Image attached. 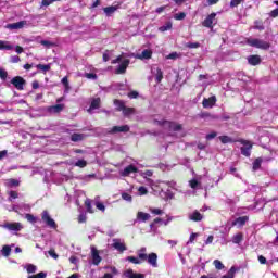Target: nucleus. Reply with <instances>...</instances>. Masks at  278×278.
I'll use <instances>...</instances> for the list:
<instances>
[{"label": "nucleus", "instance_id": "nucleus-1", "mask_svg": "<svg viewBox=\"0 0 278 278\" xmlns=\"http://www.w3.org/2000/svg\"><path fill=\"white\" fill-rule=\"evenodd\" d=\"M129 58H136V60H151V58H153V50L144 49L141 53L122 54L117 56V59L112 61V64H119L115 71L117 75H123V73L127 71V66H129Z\"/></svg>", "mask_w": 278, "mask_h": 278}, {"label": "nucleus", "instance_id": "nucleus-2", "mask_svg": "<svg viewBox=\"0 0 278 278\" xmlns=\"http://www.w3.org/2000/svg\"><path fill=\"white\" fill-rule=\"evenodd\" d=\"M138 257L141 262H148L152 268H157V253L152 252L147 254V248H141L138 251Z\"/></svg>", "mask_w": 278, "mask_h": 278}, {"label": "nucleus", "instance_id": "nucleus-3", "mask_svg": "<svg viewBox=\"0 0 278 278\" xmlns=\"http://www.w3.org/2000/svg\"><path fill=\"white\" fill-rule=\"evenodd\" d=\"M248 45L250 47H255L256 49H270V43H268L267 41H264L262 39H248Z\"/></svg>", "mask_w": 278, "mask_h": 278}, {"label": "nucleus", "instance_id": "nucleus-4", "mask_svg": "<svg viewBox=\"0 0 278 278\" xmlns=\"http://www.w3.org/2000/svg\"><path fill=\"white\" fill-rule=\"evenodd\" d=\"M41 220L47 225V227H50V229H58V224L53 218H51L49 211H43L41 213Z\"/></svg>", "mask_w": 278, "mask_h": 278}, {"label": "nucleus", "instance_id": "nucleus-5", "mask_svg": "<svg viewBox=\"0 0 278 278\" xmlns=\"http://www.w3.org/2000/svg\"><path fill=\"white\" fill-rule=\"evenodd\" d=\"M215 23H216V13H211L202 22V25H203V27H207L208 29H214Z\"/></svg>", "mask_w": 278, "mask_h": 278}, {"label": "nucleus", "instance_id": "nucleus-6", "mask_svg": "<svg viewBox=\"0 0 278 278\" xmlns=\"http://www.w3.org/2000/svg\"><path fill=\"white\" fill-rule=\"evenodd\" d=\"M11 84L16 88V90H24L26 81L23 77L16 76L11 79Z\"/></svg>", "mask_w": 278, "mask_h": 278}, {"label": "nucleus", "instance_id": "nucleus-7", "mask_svg": "<svg viewBox=\"0 0 278 278\" xmlns=\"http://www.w3.org/2000/svg\"><path fill=\"white\" fill-rule=\"evenodd\" d=\"M240 142L245 146L241 147V154L245 157H251V149H253V143L244 139H242Z\"/></svg>", "mask_w": 278, "mask_h": 278}, {"label": "nucleus", "instance_id": "nucleus-8", "mask_svg": "<svg viewBox=\"0 0 278 278\" xmlns=\"http://www.w3.org/2000/svg\"><path fill=\"white\" fill-rule=\"evenodd\" d=\"M91 260L93 266H99L103 262V258L99 255V250L94 247L91 248Z\"/></svg>", "mask_w": 278, "mask_h": 278}, {"label": "nucleus", "instance_id": "nucleus-9", "mask_svg": "<svg viewBox=\"0 0 278 278\" xmlns=\"http://www.w3.org/2000/svg\"><path fill=\"white\" fill-rule=\"evenodd\" d=\"M129 132V125H122V126H113L110 130L109 134H127Z\"/></svg>", "mask_w": 278, "mask_h": 278}, {"label": "nucleus", "instance_id": "nucleus-10", "mask_svg": "<svg viewBox=\"0 0 278 278\" xmlns=\"http://www.w3.org/2000/svg\"><path fill=\"white\" fill-rule=\"evenodd\" d=\"M116 112H122L124 116H131L132 114H136V109L128 108L127 105H118Z\"/></svg>", "mask_w": 278, "mask_h": 278}, {"label": "nucleus", "instance_id": "nucleus-11", "mask_svg": "<svg viewBox=\"0 0 278 278\" xmlns=\"http://www.w3.org/2000/svg\"><path fill=\"white\" fill-rule=\"evenodd\" d=\"M247 223H249V216H241L236 218L231 226L232 227H244L247 225Z\"/></svg>", "mask_w": 278, "mask_h": 278}, {"label": "nucleus", "instance_id": "nucleus-12", "mask_svg": "<svg viewBox=\"0 0 278 278\" xmlns=\"http://www.w3.org/2000/svg\"><path fill=\"white\" fill-rule=\"evenodd\" d=\"M131 173H138V167L134 166V165H128L127 167L124 168V170L122 172V176L123 177H129V175H131Z\"/></svg>", "mask_w": 278, "mask_h": 278}, {"label": "nucleus", "instance_id": "nucleus-13", "mask_svg": "<svg viewBox=\"0 0 278 278\" xmlns=\"http://www.w3.org/2000/svg\"><path fill=\"white\" fill-rule=\"evenodd\" d=\"M25 25H27L26 21H21V22H16L13 24H8L7 28L8 29H23V27H25Z\"/></svg>", "mask_w": 278, "mask_h": 278}, {"label": "nucleus", "instance_id": "nucleus-14", "mask_svg": "<svg viewBox=\"0 0 278 278\" xmlns=\"http://www.w3.org/2000/svg\"><path fill=\"white\" fill-rule=\"evenodd\" d=\"M189 219L193 220V223H201V220H203V214L195 210L191 215H189Z\"/></svg>", "mask_w": 278, "mask_h": 278}, {"label": "nucleus", "instance_id": "nucleus-15", "mask_svg": "<svg viewBox=\"0 0 278 278\" xmlns=\"http://www.w3.org/2000/svg\"><path fill=\"white\" fill-rule=\"evenodd\" d=\"M14 49V45L10 41L0 40V51H12Z\"/></svg>", "mask_w": 278, "mask_h": 278}, {"label": "nucleus", "instance_id": "nucleus-16", "mask_svg": "<svg viewBox=\"0 0 278 278\" xmlns=\"http://www.w3.org/2000/svg\"><path fill=\"white\" fill-rule=\"evenodd\" d=\"M169 131H181V124H177L175 122H167V128Z\"/></svg>", "mask_w": 278, "mask_h": 278}, {"label": "nucleus", "instance_id": "nucleus-17", "mask_svg": "<svg viewBox=\"0 0 278 278\" xmlns=\"http://www.w3.org/2000/svg\"><path fill=\"white\" fill-rule=\"evenodd\" d=\"M113 247L116 249V251H119L121 253L127 251V245H125V243L121 242V240L118 239L114 240Z\"/></svg>", "mask_w": 278, "mask_h": 278}, {"label": "nucleus", "instance_id": "nucleus-18", "mask_svg": "<svg viewBox=\"0 0 278 278\" xmlns=\"http://www.w3.org/2000/svg\"><path fill=\"white\" fill-rule=\"evenodd\" d=\"M124 275L127 278H144V274H136L134 269H127Z\"/></svg>", "mask_w": 278, "mask_h": 278}, {"label": "nucleus", "instance_id": "nucleus-19", "mask_svg": "<svg viewBox=\"0 0 278 278\" xmlns=\"http://www.w3.org/2000/svg\"><path fill=\"white\" fill-rule=\"evenodd\" d=\"M7 229H9V231H21L23 226H21V223H10L7 224Z\"/></svg>", "mask_w": 278, "mask_h": 278}, {"label": "nucleus", "instance_id": "nucleus-20", "mask_svg": "<svg viewBox=\"0 0 278 278\" xmlns=\"http://www.w3.org/2000/svg\"><path fill=\"white\" fill-rule=\"evenodd\" d=\"M64 110V105H52L47 109L50 114H60Z\"/></svg>", "mask_w": 278, "mask_h": 278}, {"label": "nucleus", "instance_id": "nucleus-21", "mask_svg": "<svg viewBox=\"0 0 278 278\" xmlns=\"http://www.w3.org/2000/svg\"><path fill=\"white\" fill-rule=\"evenodd\" d=\"M86 139V135L84 134H77V132H74L72 136H71V141L72 142H81L83 140Z\"/></svg>", "mask_w": 278, "mask_h": 278}, {"label": "nucleus", "instance_id": "nucleus-22", "mask_svg": "<svg viewBox=\"0 0 278 278\" xmlns=\"http://www.w3.org/2000/svg\"><path fill=\"white\" fill-rule=\"evenodd\" d=\"M248 62L249 64H251V66H257V64L262 62V59L260 58V55H251L248 58Z\"/></svg>", "mask_w": 278, "mask_h": 278}, {"label": "nucleus", "instance_id": "nucleus-23", "mask_svg": "<svg viewBox=\"0 0 278 278\" xmlns=\"http://www.w3.org/2000/svg\"><path fill=\"white\" fill-rule=\"evenodd\" d=\"M262 162H264V159L257 157L254 160L252 164V170H260L262 168Z\"/></svg>", "mask_w": 278, "mask_h": 278}, {"label": "nucleus", "instance_id": "nucleus-24", "mask_svg": "<svg viewBox=\"0 0 278 278\" xmlns=\"http://www.w3.org/2000/svg\"><path fill=\"white\" fill-rule=\"evenodd\" d=\"M149 218H151V215L149 213H144V212L137 213V219L142 220V223H147V220H149Z\"/></svg>", "mask_w": 278, "mask_h": 278}, {"label": "nucleus", "instance_id": "nucleus-25", "mask_svg": "<svg viewBox=\"0 0 278 278\" xmlns=\"http://www.w3.org/2000/svg\"><path fill=\"white\" fill-rule=\"evenodd\" d=\"M5 185L8 186V188H18V186H21V181L14 178H10L7 180Z\"/></svg>", "mask_w": 278, "mask_h": 278}, {"label": "nucleus", "instance_id": "nucleus-26", "mask_svg": "<svg viewBox=\"0 0 278 278\" xmlns=\"http://www.w3.org/2000/svg\"><path fill=\"white\" fill-rule=\"evenodd\" d=\"M216 104V96H211L210 98H204L202 105H215Z\"/></svg>", "mask_w": 278, "mask_h": 278}, {"label": "nucleus", "instance_id": "nucleus-27", "mask_svg": "<svg viewBox=\"0 0 278 278\" xmlns=\"http://www.w3.org/2000/svg\"><path fill=\"white\" fill-rule=\"evenodd\" d=\"M173 29V22H166L165 25L159 27V31L164 33V31H170Z\"/></svg>", "mask_w": 278, "mask_h": 278}, {"label": "nucleus", "instance_id": "nucleus-28", "mask_svg": "<svg viewBox=\"0 0 278 278\" xmlns=\"http://www.w3.org/2000/svg\"><path fill=\"white\" fill-rule=\"evenodd\" d=\"M85 207L89 214H94V210L92 208V200L86 199L85 200Z\"/></svg>", "mask_w": 278, "mask_h": 278}, {"label": "nucleus", "instance_id": "nucleus-29", "mask_svg": "<svg viewBox=\"0 0 278 278\" xmlns=\"http://www.w3.org/2000/svg\"><path fill=\"white\" fill-rule=\"evenodd\" d=\"M242 240H244V235H242V232H239L232 237L233 244H240Z\"/></svg>", "mask_w": 278, "mask_h": 278}, {"label": "nucleus", "instance_id": "nucleus-30", "mask_svg": "<svg viewBox=\"0 0 278 278\" xmlns=\"http://www.w3.org/2000/svg\"><path fill=\"white\" fill-rule=\"evenodd\" d=\"M1 253L4 257H10V253H12V248H10V245H3Z\"/></svg>", "mask_w": 278, "mask_h": 278}, {"label": "nucleus", "instance_id": "nucleus-31", "mask_svg": "<svg viewBox=\"0 0 278 278\" xmlns=\"http://www.w3.org/2000/svg\"><path fill=\"white\" fill-rule=\"evenodd\" d=\"M36 270H38V267L34 264H28L26 265V273H28V275H33L34 273H36Z\"/></svg>", "mask_w": 278, "mask_h": 278}, {"label": "nucleus", "instance_id": "nucleus-32", "mask_svg": "<svg viewBox=\"0 0 278 278\" xmlns=\"http://www.w3.org/2000/svg\"><path fill=\"white\" fill-rule=\"evenodd\" d=\"M36 68H38L39 71H42V73H48V71H51V64H47V65L38 64L36 65Z\"/></svg>", "mask_w": 278, "mask_h": 278}, {"label": "nucleus", "instance_id": "nucleus-33", "mask_svg": "<svg viewBox=\"0 0 278 278\" xmlns=\"http://www.w3.org/2000/svg\"><path fill=\"white\" fill-rule=\"evenodd\" d=\"M61 81L65 88V92H71V85L68 84V77L66 76L63 77Z\"/></svg>", "mask_w": 278, "mask_h": 278}, {"label": "nucleus", "instance_id": "nucleus-34", "mask_svg": "<svg viewBox=\"0 0 278 278\" xmlns=\"http://www.w3.org/2000/svg\"><path fill=\"white\" fill-rule=\"evenodd\" d=\"M74 166H77L78 168H86L88 166V161L86 160H78Z\"/></svg>", "mask_w": 278, "mask_h": 278}, {"label": "nucleus", "instance_id": "nucleus-35", "mask_svg": "<svg viewBox=\"0 0 278 278\" xmlns=\"http://www.w3.org/2000/svg\"><path fill=\"white\" fill-rule=\"evenodd\" d=\"M219 140L222 144H229V142H233V139L229 136H219Z\"/></svg>", "mask_w": 278, "mask_h": 278}, {"label": "nucleus", "instance_id": "nucleus-36", "mask_svg": "<svg viewBox=\"0 0 278 278\" xmlns=\"http://www.w3.org/2000/svg\"><path fill=\"white\" fill-rule=\"evenodd\" d=\"M127 261L130 262L131 264H142V260H140V257H136V256H128Z\"/></svg>", "mask_w": 278, "mask_h": 278}, {"label": "nucleus", "instance_id": "nucleus-37", "mask_svg": "<svg viewBox=\"0 0 278 278\" xmlns=\"http://www.w3.org/2000/svg\"><path fill=\"white\" fill-rule=\"evenodd\" d=\"M103 10L106 16H110L111 14H114V12H116V7H106Z\"/></svg>", "mask_w": 278, "mask_h": 278}, {"label": "nucleus", "instance_id": "nucleus-38", "mask_svg": "<svg viewBox=\"0 0 278 278\" xmlns=\"http://www.w3.org/2000/svg\"><path fill=\"white\" fill-rule=\"evenodd\" d=\"M25 218H26V220H28V223H33V225H34L35 223H37V220H38V218H36V216H34V215H31V214H29V213H27V214L25 215Z\"/></svg>", "mask_w": 278, "mask_h": 278}, {"label": "nucleus", "instance_id": "nucleus-39", "mask_svg": "<svg viewBox=\"0 0 278 278\" xmlns=\"http://www.w3.org/2000/svg\"><path fill=\"white\" fill-rule=\"evenodd\" d=\"M213 264L217 270H223V268H225V265L219 260H215Z\"/></svg>", "mask_w": 278, "mask_h": 278}, {"label": "nucleus", "instance_id": "nucleus-40", "mask_svg": "<svg viewBox=\"0 0 278 278\" xmlns=\"http://www.w3.org/2000/svg\"><path fill=\"white\" fill-rule=\"evenodd\" d=\"M114 52L110 51V50H106L104 53H103V62H109L110 58H112Z\"/></svg>", "mask_w": 278, "mask_h": 278}, {"label": "nucleus", "instance_id": "nucleus-41", "mask_svg": "<svg viewBox=\"0 0 278 278\" xmlns=\"http://www.w3.org/2000/svg\"><path fill=\"white\" fill-rule=\"evenodd\" d=\"M186 47H188V49H199V47H201V43H199V42H187Z\"/></svg>", "mask_w": 278, "mask_h": 278}, {"label": "nucleus", "instance_id": "nucleus-42", "mask_svg": "<svg viewBox=\"0 0 278 278\" xmlns=\"http://www.w3.org/2000/svg\"><path fill=\"white\" fill-rule=\"evenodd\" d=\"M154 124L159 125L160 127H165V129H167L168 121H157V119H155Z\"/></svg>", "mask_w": 278, "mask_h": 278}, {"label": "nucleus", "instance_id": "nucleus-43", "mask_svg": "<svg viewBox=\"0 0 278 278\" xmlns=\"http://www.w3.org/2000/svg\"><path fill=\"white\" fill-rule=\"evenodd\" d=\"M174 18H175V21H184V18H186V13H184V12L176 13L174 15Z\"/></svg>", "mask_w": 278, "mask_h": 278}, {"label": "nucleus", "instance_id": "nucleus-44", "mask_svg": "<svg viewBox=\"0 0 278 278\" xmlns=\"http://www.w3.org/2000/svg\"><path fill=\"white\" fill-rule=\"evenodd\" d=\"M0 79L5 81L8 79V71L0 67Z\"/></svg>", "mask_w": 278, "mask_h": 278}, {"label": "nucleus", "instance_id": "nucleus-45", "mask_svg": "<svg viewBox=\"0 0 278 278\" xmlns=\"http://www.w3.org/2000/svg\"><path fill=\"white\" fill-rule=\"evenodd\" d=\"M27 278H47V273L41 271V273H38L37 275H30Z\"/></svg>", "mask_w": 278, "mask_h": 278}, {"label": "nucleus", "instance_id": "nucleus-46", "mask_svg": "<svg viewBox=\"0 0 278 278\" xmlns=\"http://www.w3.org/2000/svg\"><path fill=\"white\" fill-rule=\"evenodd\" d=\"M197 238H199V233L192 232V233L190 235L188 244H192V243L194 242V240H197Z\"/></svg>", "mask_w": 278, "mask_h": 278}, {"label": "nucleus", "instance_id": "nucleus-47", "mask_svg": "<svg viewBox=\"0 0 278 278\" xmlns=\"http://www.w3.org/2000/svg\"><path fill=\"white\" fill-rule=\"evenodd\" d=\"M12 199H18V192L17 191H10L9 192V201L12 202Z\"/></svg>", "mask_w": 278, "mask_h": 278}, {"label": "nucleus", "instance_id": "nucleus-48", "mask_svg": "<svg viewBox=\"0 0 278 278\" xmlns=\"http://www.w3.org/2000/svg\"><path fill=\"white\" fill-rule=\"evenodd\" d=\"M179 58V53L177 52H172L166 56V60H177Z\"/></svg>", "mask_w": 278, "mask_h": 278}, {"label": "nucleus", "instance_id": "nucleus-49", "mask_svg": "<svg viewBox=\"0 0 278 278\" xmlns=\"http://www.w3.org/2000/svg\"><path fill=\"white\" fill-rule=\"evenodd\" d=\"M97 210H100V212H105V204L103 202H96Z\"/></svg>", "mask_w": 278, "mask_h": 278}, {"label": "nucleus", "instance_id": "nucleus-50", "mask_svg": "<svg viewBox=\"0 0 278 278\" xmlns=\"http://www.w3.org/2000/svg\"><path fill=\"white\" fill-rule=\"evenodd\" d=\"M163 77H164V75L162 73V70L157 68L156 70V81L157 83L162 81Z\"/></svg>", "mask_w": 278, "mask_h": 278}, {"label": "nucleus", "instance_id": "nucleus-51", "mask_svg": "<svg viewBox=\"0 0 278 278\" xmlns=\"http://www.w3.org/2000/svg\"><path fill=\"white\" fill-rule=\"evenodd\" d=\"M48 253L50 257H53V260H58V257H60V255H58V253L53 249H50Z\"/></svg>", "mask_w": 278, "mask_h": 278}, {"label": "nucleus", "instance_id": "nucleus-52", "mask_svg": "<svg viewBox=\"0 0 278 278\" xmlns=\"http://www.w3.org/2000/svg\"><path fill=\"white\" fill-rule=\"evenodd\" d=\"M122 199H123L124 201H129V202L132 201L131 194H129V193H127V192L122 193Z\"/></svg>", "mask_w": 278, "mask_h": 278}, {"label": "nucleus", "instance_id": "nucleus-53", "mask_svg": "<svg viewBox=\"0 0 278 278\" xmlns=\"http://www.w3.org/2000/svg\"><path fill=\"white\" fill-rule=\"evenodd\" d=\"M85 77H86V79L97 80V74L96 73H86Z\"/></svg>", "mask_w": 278, "mask_h": 278}, {"label": "nucleus", "instance_id": "nucleus-54", "mask_svg": "<svg viewBox=\"0 0 278 278\" xmlns=\"http://www.w3.org/2000/svg\"><path fill=\"white\" fill-rule=\"evenodd\" d=\"M190 184V187L193 189V190H197V187L199 186V180L197 179H192L189 181Z\"/></svg>", "mask_w": 278, "mask_h": 278}, {"label": "nucleus", "instance_id": "nucleus-55", "mask_svg": "<svg viewBox=\"0 0 278 278\" xmlns=\"http://www.w3.org/2000/svg\"><path fill=\"white\" fill-rule=\"evenodd\" d=\"M242 1L244 0H231L230 8H238V5H240Z\"/></svg>", "mask_w": 278, "mask_h": 278}, {"label": "nucleus", "instance_id": "nucleus-56", "mask_svg": "<svg viewBox=\"0 0 278 278\" xmlns=\"http://www.w3.org/2000/svg\"><path fill=\"white\" fill-rule=\"evenodd\" d=\"M86 220H88V217L86 216V214L81 213L79 216H78V223H86Z\"/></svg>", "mask_w": 278, "mask_h": 278}, {"label": "nucleus", "instance_id": "nucleus-57", "mask_svg": "<svg viewBox=\"0 0 278 278\" xmlns=\"http://www.w3.org/2000/svg\"><path fill=\"white\" fill-rule=\"evenodd\" d=\"M91 105H101V98L96 97L91 100Z\"/></svg>", "mask_w": 278, "mask_h": 278}, {"label": "nucleus", "instance_id": "nucleus-58", "mask_svg": "<svg viewBox=\"0 0 278 278\" xmlns=\"http://www.w3.org/2000/svg\"><path fill=\"white\" fill-rule=\"evenodd\" d=\"M10 61L12 64H18V62H21V58L18 55H13L11 56Z\"/></svg>", "mask_w": 278, "mask_h": 278}, {"label": "nucleus", "instance_id": "nucleus-59", "mask_svg": "<svg viewBox=\"0 0 278 278\" xmlns=\"http://www.w3.org/2000/svg\"><path fill=\"white\" fill-rule=\"evenodd\" d=\"M216 136H218V134L216 131L207 134L206 135V140H214V138H216Z\"/></svg>", "mask_w": 278, "mask_h": 278}, {"label": "nucleus", "instance_id": "nucleus-60", "mask_svg": "<svg viewBox=\"0 0 278 278\" xmlns=\"http://www.w3.org/2000/svg\"><path fill=\"white\" fill-rule=\"evenodd\" d=\"M151 213L155 214L156 216H161V214H164V211H162L161 208H152Z\"/></svg>", "mask_w": 278, "mask_h": 278}, {"label": "nucleus", "instance_id": "nucleus-61", "mask_svg": "<svg viewBox=\"0 0 278 278\" xmlns=\"http://www.w3.org/2000/svg\"><path fill=\"white\" fill-rule=\"evenodd\" d=\"M157 223H162V218L156 217L153 223L150 224V228L153 229V227H155V225H157Z\"/></svg>", "mask_w": 278, "mask_h": 278}, {"label": "nucleus", "instance_id": "nucleus-62", "mask_svg": "<svg viewBox=\"0 0 278 278\" xmlns=\"http://www.w3.org/2000/svg\"><path fill=\"white\" fill-rule=\"evenodd\" d=\"M43 47H53V42H51V41H48V40H42L41 42H40Z\"/></svg>", "mask_w": 278, "mask_h": 278}, {"label": "nucleus", "instance_id": "nucleus-63", "mask_svg": "<svg viewBox=\"0 0 278 278\" xmlns=\"http://www.w3.org/2000/svg\"><path fill=\"white\" fill-rule=\"evenodd\" d=\"M129 99H138V92L137 91H130L128 93Z\"/></svg>", "mask_w": 278, "mask_h": 278}, {"label": "nucleus", "instance_id": "nucleus-64", "mask_svg": "<svg viewBox=\"0 0 278 278\" xmlns=\"http://www.w3.org/2000/svg\"><path fill=\"white\" fill-rule=\"evenodd\" d=\"M138 191H139L140 194H148L149 193V191L147 190L146 187H139Z\"/></svg>", "mask_w": 278, "mask_h": 278}]
</instances>
